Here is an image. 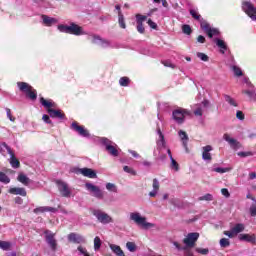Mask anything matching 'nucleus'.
Masks as SVG:
<instances>
[{"instance_id": "nucleus-1", "label": "nucleus", "mask_w": 256, "mask_h": 256, "mask_svg": "<svg viewBox=\"0 0 256 256\" xmlns=\"http://www.w3.org/2000/svg\"><path fill=\"white\" fill-rule=\"evenodd\" d=\"M57 29L60 33H67L68 35H75L76 37L87 35V33L83 31V27L77 25L75 22H71L70 25L60 24Z\"/></svg>"}, {"instance_id": "nucleus-2", "label": "nucleus", "mask_w": 256, "mask_h": 256, "mask_svg": "<svg viewBox=\"0 0 256 256\" xmlns=\"http://www.w3.org/2000/svg\"><path fill=\"white\" fill-rule=\"evenodd\" d=\"M187 117H191V112L183 107L176 106L172 111V119L177 125H183Z\"/></svg>"}, {"instance_id": "nucleus-3", "label": "nucleus", "mask_w": 256, "mask_h": 256, "mask_svg": "<svg viewBox=\"0 0 256 256\" xmlns=\"http://www.w3.org/2000/svg\"><path fill=\"white\" fill-rule=\"evenodd\" d=\"M130 220L134 221L136 225H140L141 227H143V229H151L152 227H155V224L147 222V218L141 216V213L139 212L130 213Z\"/></svg>"}, {"instance_id": "nucleus-4", "label": "nucleus", "mask_w": 256, "mask_h": 256, "mask_svg": "<svg viewBox=\"0 0 256 256\" xmlns=\"http://www.w3.org/2000/svg\"><path fill=\"white\" fill-rule=\"evenodd\" d=\"M100 143L105 147V150L111 155V157H119V149H117V144L105 137L100 139Z\"/></svg>"}, {"instance_id": "nucleus-5", "label": "nucleus", "mask_w": 256, "mask_h": 256, "mask_svg": "<svg viewBox=\"0 0 256 256\" xmlns=\"http://www.w3.org/2000/svg\"><path fill=\"white\" fill-rule=\"evenodd\" d=\"M92 215H94L97 221H99V223H102V225H109V223H113V218L109 216V214L101 211L100 209H94L92 211Z\"/></svg>"}, {"instance_id": "nucleus-6", "label": "nucleus", "mask_w": 256, "mask_h": 256, "mask_svg": "<svg viewBox=\"0 0 256 256\" xmlns=\"http://www.w3.org/2000/svg\"><path fill=\"white\" fill-rule=\"evenodd\" d=\"M44 239L51 251H57V239H55V233L51 230H45Z\"/></svg>"}, {"instance_id": "nucleus-7", "label": "nucleus", "mask_w": 256, "mask_h": 256, "mask_svg": "<svg viewBox=\"0 0 256 256\" xmlns=\"http://www.w3.org/2000/svg\"><path fill=\"white\" fill-rule=\"evenodd\" d=\"M72 173H76V175H83V177H88V179H97V171L91 168H73Z\"/></svg>"}, {"instance_id": "nucleus-8", "label": "nucleus", "mask_w": 256, "mask_h": 256, "mask_svg": "<svg viewBox=\"0 0 256 256\" xmlns=\"http://www.w3.org/2000/svg\"><path fill=\"white\" fill-rule=\"evenodd\" d=\"M200 27L203 29L209 39H213V37H221V30H219V28H211L209 23H201Z\"/></svg>"}, {"instance_id": "nucleus-9", "label": "nucleus", "mask_w": 256, "mask_h": 256, "mask_svg": "<svg viewBox=\"0 0 256 256\" xmlns=\"http://www.w3.org/2000/svg\"><path fill=\"white\" fill-rule=\"evenodd\" d=\"M2 147L6 149L8 155H10V165L13 169H19V167H21V163L19 162V160H17V157H15V153H13V150L11 149V147L3 142L2 143Z\"/></svg>"}, {"instance_id": "nucleus-10", "label": "nucleus", "mask_w": 256, "mask_h": 256, "mask_svg": "<svg viewBox=\"0 0 256 256\" xmlns=\"http://www.w3.org/2000/svg\"><path fill=\"white\" fill-rule=\"evenodd\" d=\"M85 187L89 193L92 194V197H95L96 199H103V191L99 186H96L95 184L91 182H87L85 184Z\"/></svg>"}, {"instance_id": "nucleus-11", "label": "nucleus", "mask_w": 256, "mask_h": 256, "mask_svg": "<svg viewBox=\"0 0 256 256\" xmlns=\"http://www.w3.org/2000/svg\"><path fill=\"white\" fill-rule=\"evenodd\" d=\"M242 10L252 21H256V8L251 4V2H243L242 3Z\"/></svg>"}, {"instance_id": "nucleus-12", "label": "nucleus", "mask_w": 256, "mask_h": 256, "mask_svg": "<svg viewBox=\"0 0 256 256\" xmlns=\"http://www.w3.org/2000/svg\"><path fill=\"white\" fill-rule=\"evenodd\" d=\"M56 185L62 197H66V198L71 197V189L69 188V185L66 182L62 180H57Z\"/></svg>"}, {"instance_id": "nucleus-13", "label": "nucleus", "mask_w": 256, "mask_h": 256, "mask_svg": "<svg viewBox=\"0 0 256 256\" xmlns=\"http://www.w3.org/2000/svg\"><path fill=\"white\" fill-rule=\"evenodd\" d=\"M213 43H215L216 47H218L219 53L221 55H225V53L227 52L231 54V50L229 49L227 42H225V40H223L222 38H219V37L214 38Z\"/></svg>"}, {"instance_id": "nucleus-14", "label": "nucleus", "mask_w": 256, "mask_h": 256, "mask_svg": "<svg viewBox=\"0 0 256 256\" xmlns=\"http://www.w3.org/2000/svg\"><path fill=\"white\" fill-rule=\"evenodd\" d=\"M71 129H73V131H76V133H78L80 137H85L86 139H89V137H91L89 130H87L85 126H79L77 122H72Z\"/></svg>"}, {"instance_id": "nucleus-15", "label": "nucleus", "mask_w": 256, "mask_h": 256, "mask_svg": "<svg viewBox=\"0 0 256 256\" xmlns=\"http://www.w3.org/2000/svg\"><path fill=\"white\" fill-rule=\"evenodd\" d=\"M198 239H199V233L191 232L183 240V243H184V245H186V247H195V243H197Z\"/></svg>"}, {"instance_id": "nucleus-16", "label": "nucleus", "mask_w": 256, "mask_h": 256, "mask_svg": "<svg viewBox=\"0 0 256 256\" xmlns=\"http://www.w3.org/2000/svg\"><path fill=\"white\" fill-rule=\"evenodd\" d=\"M156 133L159 137L156 141V147H158V149H167V142L165 141V135H163V132L161 131V127H159V124H157Z\"/></svg>"}, {"instance_id": "nucleus-17", "label": "nucleus", "mask_w": 256, "mask_h": 256, "mask_svg": "<svg viewBox=\"0 0 256 256\" xmlns=\"http://www.w3.org/2000/svg\"><path fill=\"white\" fill-rule=\"evenodd\" d=\"M92 43H94V45H98L99 47H102V49H109V47H113V45L109 40H105L101 38V36H97V35L93 36Z\"/></svg>"}, {"instance_id": "nucleus-18", "label": "nucleus", "mask_w": 256, "mask_h": 256, "mask_svg": "<svg viewBox=\"0 0 256 256\" xmlns=\"http://www.w3.org/2000/svg\"><path fill=\"white\" fill-rule=\"evenodd\" d=\"M211 151H213V146L206 145L202 148V159L206 163H211L213 157L211 156Z\"/></svg>"}, {"instance_id": "nucleus-19", "label": "nucleus", "mask_w": 256, "mask_h": 256, "mask_svg": "<svg viewBox=\"0 0 256 256\" xmlns=\"http://www.w3.org/2000/svg\"><path fill=\"white\" fill-rule=\"evenodd\" d=\"M48 115L51 117V119H58L59 121H65L67 117L65 116V113H63V110H48Z\"/></svg>"}, {"instance_id": "nucleus-20", "label": "nucleus", "mask_w": 256, "mask_h": 256, "mask_svg": "<svg viewBox=\"0 0 256 256\" xmlns=\"http://www.w3.org/2000/svg\"><path fill=\"white\" fill-rule=\"evenodd\" d=\"M41 20L45 27H53V25H57V23H59V20L57 18H53L45 14L41 15Z\"/></svg>"}, {"instance_id": "nucleus-21", "label": "nucleus", "mask_w": 256, "mask_h": 256, "mask_svg": "<svg viewBox=\"0 0 256 256\" xmlns=\"http://www.w3.org/2000/svg\"><path fill=\"white\" fill-rule=\"evenodd\" d=\"M59 209L51 206H40L33 210L35 215H39V213H58Z\"/></svg>"}, {"instance_id": "nucleus-22", "label": "nucleus", "mask_w": 256, "mask_h": 256, "mask_svg": "<svg viewBox=\"0 0 256 256\" xmlns=\"http://www.w3.org/2000/svg\"><path fill=\"white\" fill-rule=\"evenodd\" d=\"M40 105L46 109V113H49V110H53V107H57V104L53 100H47L44 97H40Z\"/></svg>"}, {"instance_id": "nucleus-23", "label": "nucleus", "mask_w": 256, "mask_h": 256, "mask_svg": "<svg viewBox=\"0 0 256 256\" xmlns=\"http://www.w3.org/2000/svg\"><path fill=\"white\" fill-rule=\"evenodd\" d=\"M223 139H224V141L229 143L230 147L232 149H234V151H237V149H239V147H241V143L239 141H237L235 138H231L229 136V134H224Z\"/></svg>"}, {"instance_id": "nucleus-24", "label": "nucleus", "mask_w": 256, "mask_h": 256, "mask_svg": "<svg viewBox=\"0 0 256 256\" xmlns=\"http://www.w3.org/2000/svg\"><path fill=\"white\" fill-rule=\"evenodd\" d=\"M178 135L182 141V147H184V149L186 150V153H188L189 152V147H188L189 135H187V132L183 130L178 131Z\"/></svg>"}, {"instance_id": "nucleus-25", "label": "nucleus", "mask_w": 256, "mask_h": 256, "mask_svg": "<svg viewBox=\"0 0 256 256\" xmlns=\"http://www.w3.org/2000/svg\"><path fill=\"white\" fill-rule=\"evenodd\" d=\"M8 193L10 195H20V197H27V190L23 187L9 188Z\"/></svg>"}, {"instance_id": "nucleus-26", "label": "nucleus", "mask_w": 256, "mask_h": 256, "mask_svg": "<svg viewBox=\"0 0 256 256\" xmlns=\"http://www.w3.org/2000/svg\"><path fill=\"white\" fill-rule=\"evenodd\" d=\"M68 241L70 243H85V238L83 236H81L80 234H77V233H70L68 235Z\"/></svg>"}, {"instance_id": "nucleus-27", "label": "nucleus", "mask_w": 256, "mask_h": 256, "mask_svg": "<svg viewBox=\"0 0 256 256\" xmlns=\"http://www.w3.org/2000/svg\"><path fill=\"white\" fill-rule=\"evenodd\" d=\"M177 108V106L171 105L169 102H164L162 104L158 103L159 111H164V113H173V111Z\"/></svg>"}, {"instance_id": "nucleus-28", "label": "nucleus", "mask_w": 256, "mask_h": 256, "mask_svg": "<svg viewBox=\"0 0 256 256\" xmlns=\"http://www.w3.org/2000/svg\"><path fill=\"white\" fill-rule=\"evenodd\" d=\"M246 83L248 87H250V90H244L243 93H245V95H247L249 99H251V101H256L255 86H253V84H251V82L247 80H246Z\"/></svg>"}, {"instance_id": "nucleus-29", "label": "nucleus", "mask_w": 256, "mask_h": 256, "mask_svg": "<svg viewBox=\"0 0 256 256\" xmlns=\"http://www.w3.org/2000/svg\"><path fill=\"white\" fill-rule=\"evenodd\" d=\"M239 241H245L246 243H256V236L255 234H239L238 235Z\"/></svg>"}, {"instance_id": "nucleus-30", "label": "nucleus", "mask_w": 256, "mask_h": 256, "mask_svg": "<svg viewBox=\"0 0 256 256\" xmlns=\"http://www.w3.org/2000/svg\"><path fill=\"white\" fill-rule=\"evenodd\" d=\"M141 55H146L147 57H153L155 55V48L151 46H144L140 48Z\"/></svg>"}, {"instance_id": "nucleus-31", "label": "nucleus", "mask_w": 256, "mask_h": 256, "mask_svg": "<svg viewBox=\"0 0 256 256\" xmlns=\"http://www.w3.org/2000/svg\"><path fill=\"white\" fill-rule=\"evenodd\" d=\"M17 181H19V183H22V185H25L26 187L31 183V179L27 177V175H25L23 172L18 174Z\"/></svg>"}, {"instance_id": "nucleus-32", "label": "nucleus", "mask_w": 256, "mask_h": 256, "mask_svg": "<svg viewBox=\"0 0 256 256\" xmlns=\"http://www.w3.org/2000/svg\"><path fill=\"white\" fill-rule=\"evenodd\" d=\"M110 249L117 256H125V252L122 251L121 246L119 245L111 244Z\"/></svg>"}, {"instance_id": "nucleus-33", "label": "nucleus", "mask_w": 256, "mask_h": 256, "mask_svg": "<svg viewBox=\"0 0 256 256\" xmlns=\"http://www.w3.org/2000/svg\"><path fill=\"white\" fill-rule=\"evenodd\" d=\"M17 87L22 93H27L30 89H33V87L26 82H17Z\"/></svg>"}, {"instance_id": "nucleus-34", "label": "nucleus", "mask_w": 256, "mask_h": 256, "mask_svg": "<svg viewBox=\"0 0 256 256\" xmlns=\"http://www.w3.org/2000/svg\"><path fill=\"white\" fill-rule=\"evenodd\" d=\"M243 231H245V224L243 223H237L232 228V233H234V235H239V233H243Z\"/></svg>"}, {"instance_id": "nucleus-35", "label": "nucleus", "mask_w": 256, "mask_h": 256, "mask_svg": "<svg viewBox=\"0 0 256 256\" xmlns=\"http://www.w3.org/2000/svg\"><path fill=\"white\" fill-rule=\"evenodd\" d=\"M120 87H129L131 85V78L127 76H123L119 79Z\"/></svg>"}, {"instance_id": "nucleus-36", "label": "nucleus", "mask_w": 256, "mask_h": 256, "mask_svg": "<svg viewBox=\"0 0 256 256\" xmlns=\"http://www.w3.org/2000/svg\"><path fill=\"white\" fill-rule=\"evenodd\" d=\"M224 99L226 103L230 104L231 107H239L237 101H235V99H233V97H231L230 95L224 94Z\"/></svg>"}, {"instance_id": "nucleus-37", "label": "nucleus", "mask_w": 256, "mask_h": 256, "mask_svg": "<svg viewBox=\"0 0 256 256\" xmlns=\"http://www.w3.org/2000/svg\"><path fill=\"white\" fill-rule=\"evenodd\" d=\"M212 171H213L214 173L223 174V173H229V171H231V168L217 167V164H214V166H213V168H212Z\"/></svg>"}, {"instance_id": "nucleus-38", "label": "nucleus", "mask_w": 256, "mask_h": 256, "mask_svg": "<svg viewBox=\"0 0 256 256\" xmlns=\"http://www.w3.org/2000/svg\"><path fill=\"white\" fill-rule=\"evenodd\" d=\"M118 24L121 29H127V24H125V16H123V12H119Z\"/></svg>"}, {"instance_id": "nucleus-39", "label": "nucleus", "mask_w": 256, "mask_h": 256, "mask_svg": "<svg viewBox=\"0 0 256 256\" xmlns=\"http://www.w3.org/2000/svg\"><path fill=\"white\" fill-rule=\"evenodd\" d=\"M0 183H4V185H9L11 183V178L5 174V172H0Z\"/></svg>"}, {"instance_id": "nucleus-40", "label": "nucleus", "mask_w": 256, "mask_h": 256, "mask_svg": "<svg viewBox=\"0 0 256 256\" xmlns=\"http://www.w3.org/2000/svg\"><path fill=\"white\" fill-rule=\"evenodd\" d=\"M11 246V242L0 240V249H2V251H9V249H11Z\"/></svg>"}, {"instance_id": "nucleus-41", "label": "nucleus", "mask_w": 256, "mask_h": 256, "mask_svg": "<svg viewBox=\"0 0 256 256\" xmlns=\"http://www.w3.org/2000/svg\"><path fill=\"white\" fill-rule=\"evenodd\" d=\"M26 94H27V97H29V99H31L32 101L37 100V90L30 89L29 91L26 92Z\"/></svg>"}, {"instance_id": "nucleus-42", "label": "nucleus", "mask_w": 256, "mask_h": 256, "mask_svg": "<svg viewBox=\"0 0 256 256\" xmlns=\"http://www.w3.org/2000/svg\"><path fill=\"white\" fill-rule=\"evenodd\" d=\"M126 248L130 253H135V251H137V245L134 242H127Z\"/></svg>"}, {"instance_id": "nucleus-43", "label": "nucleus", "mask_w": 256, "mask_h": 256, "mask_svg": "<svg viewBox=\"0 0 256 256\" xmlns=\"http://www.w3.org/2000/svg\"><path fill=\"white\" fill-rule=\"evenodd\" d=\"M182 33H184V35H191V33H193V30L191 29L190 25L184 24L182 25Z\"/></svg>"}, {"instance_id": "nucleus-44", "label": "nucleus", "mask_w": 256, "mask_h": 256, "mask_svg": "<svg viewBox=\"0 0 256 256\" xmlns=\"http://www.w3.org/2000/svg\"><path fill=\"white\" fill-rule=\"evenodd\" d=\"M101 245H102L101 238H99V236H96L94 238V250L99 251V249H101Z\"/></svg>"}, {"instance_id": "nucleus-45", "label": "nucleus", "mask_w": 256, "mask_h": 256, "mask_svg": "<svg viewBox=\"0 0 256 256\" xmlns=\"http://www.w3.org/2000/svg\"><path fill=\"white\" fill-rule=\"evenodd\" d=\"M170 169H172V171H179V163L176 162L173 157H171L170 159Z\"/></svg>"}, {"instance_id": "nucleus-46", "label": "nucleus", "mask_w": 256, "mask_h": 256, "mask_svg": "<svg viewBox=\"0 0 256 256\" xmlns=\"http://www.w3.org/2000/svg\"><path fill=\"white\" fill-rule=\"evenodd\" d=\"M190 15L191 17H193V19H195L196 21H201V16L199 14V12L195 9H190Z\"/></svg>"}, {"instance_id": "nucleus-47", "label": "nucleus", "mask_w": 256, "mask_h": 256, "mask_svg": "<svg viewBox=\"0 0 256 256\" xmlns=\"http://www.w3.org/2000/svg\"><path fill=\"white\" fill-rule=\"evenodd\" d=\"M196 56L198 57V59H200V61H204V62L209 61V56L203 52H197Z\"/></svg>"}, {"instance_id": "nucleus-48", "label": "nucleus", "mask_w": 256, "mask_h": 256, "mask_svg": "<svg viewBox=\"0 0 256 256\" xmlns=\"http://www.w3.org/2000/svg\"><path fill=\"white\" fill-rule=\"evenodd\" d=\"M42 121H44L46 125H53V120H51V116L49 114H43Z\"/></svg>"}, {"instance_id": "nucleus-49", "label": "nucleus", "mask_w": 256, "mask_h": 256, "mask_svg": "<svg viewBox=\"0 0 256 256\" xmlns=\"http://www.w3.org/2000/svg\"><path fill=\"white\" fill-rule=\"evenodd\" d=\"M106 189H107V191H110L111 193H117V186L113 183H107Z\"/></svg>"}, {"instance_id": "nucleus-50", "label": "nucleus", "mask_w": 256, "mask_h": 256, "mask_svg": "<svg viewBox=\"0 0 256 256\" xmlns=\"http://www.w3.org/2000/svg\"><path fill=\"white\" fill-rule=\"evenodd\" d=\"M238 157H242V158H245V157H253V152L251 151H240L237 153Z\"/></svg>"}, {"instance_id": "nucleus-51", "label": "nucleus", "mask_w": 256, "mask_h": 256, "mask_svg": "<svg viewBox=\"0 0 256 256\" xmlns=\"http://www.w3.org/2000/svg\"><path fill=\"white\" fill-rule=\"evenodd\" d=\"M249 213L251 217H256V202H252L249 208Z\"/></svg>"}, {"instance_id": "nucleus-52", "label": "nucleus", "mask_w": 256, "mask_h": 256, "mask_svg": "<svg viewBox=\"0 0 256 256\" xmlns=\"http://www.w3.org/2000/svg\"><path fill=\"white\" fill-rule=\"evenodd\" d=\"M38 7H47L49 3L45 0H32Z\"/></svg>"}, {"instance_id": "nucleus-53", "label": "nucleus", "mask_w": 256, "mask_h": 256, "mask_svg": "<svg viewBox=\"0 0 256 256\" xmlns=\"http://www.w3.org/2000/svg\"><path fill=\"white\" fill-rule=\"evenodd\" d=\"M162 64L164 67H170V69H175L177 66L171 62V60H163Z\"/></svg>"}, {"instance_id": "nucleus-54", "label": "nucleus", "mask_w": 256, "mask_h": 256, "mask_svg": "<svg viewBox=\"0 0 256 256\" xmlns=\"http://www.w3.org/2000/svg\"><path fill=\"white\" fill-rule=\"evenodd\" d=\"M123 171H125V173H129L130 175H137V171H135L133 168L129 167V166H124L123 167Z\"/></svg>"}, {"instance_id": "nucleus-55", "label": "nucleus", "mask_w": 256, "mask_h": 256, "mask_svg": "<svg viewBox=\"0 0 256 256\" xmlns=\"http://www.w3.org/2000/svg\"><path fill=\"white\" fill-rule=\"evenodd\" d=\"M143 21H147V16L137 14L136 15V23L143 24Z\"/></svg>"}, {"instance_id": "nucleus-56", "label": "nucleus", "mask_w": 256, "mask_h": 256, "mask_svg": "<svg viewBox=\"0 0 256 256\" xmlns=\"http://www.w3.org/2000/svg\"><path fill=\"white\" fill-rule=\"evenodd\" d=\"M233 72L236 77H243V71L237 66H233Z\"/></svg>"}, {"instance_id": "nucleus-57", "label": "nucleus", "mask_w": 256, "mask_h": 256, "mask_svg": "<svg viewBox=\"0 0 256 256\" xmlns=\"http://www.w3.org/2000/svg\"><path fill=\"white\" fill-rule=\"evenodd\" d=\"M231 245V242L227 238L220 239V246L221 247H229Z\"/></svg>"}, {"instance_id": "nucleus-58", "label": "nucleus", "mask_w": 256, "mask_h": 256, "mask_svg": "<svg viewBox=\"0 0 256 256\" xmlns=\"http://www.w3.org/2000/svg\"><path fill=\"white\" fill-rule=\"evenodd\" d=\"M200 201H213V195L208 193L200 197Z\"/></svg>"}, {"instance_id": "nucleus-59", "label": "nucleus", "mask_w": 256, "mask_h": 256, "mask_svg": "<svg viewBox=\"0 0 256 256\" xmlns=\"http://www.w3.org/2000/svg\"><path fill=\"white\" fill-rule=\"evenodd\" d=\"M196 252L200 255H209V248H196Z\"/></svg>"}, {"instance_id": "nucleus-60", "label": "nucleus", "mask_w": 256, "mask_h": 256, "mask_svg": "<svg viewBox=\"0 0 256 256\" xmlns=\"http://www.w3.org/2000/svg\"><path fill=\"white\" fill-rule=\"evenodd\" d=\"M194 115H196V117H203V108L201 106H198L194 110Z\"/></svg>"}, {"instance_id": "nucleus-61", "label": "nucleus", "mask_w": 256, "mask_h": 256, "mask_svg": "<svg viewBox=\"0 0 256 256\" xmlns=\"http://www.w3.org/2000/svg\"><path fill=\"white\" fill-rule=\"evenodd\" d=\"M236 118H237L239 121H244V120H245V114L243 113V111L238 110V111L236 112Z\"/></svg>"}, {"instance_id": "nucleus-62", "label": "nucleus", "mask_w": 256, "mask_h": 256, "mask_svg": "<svg viewBox=\"0 0 256 256\" xmlns=\"http://www.w3.org/2000/svg\"><path fill=\"white\" fill-rule=\"evenodd\" d=\"M77 249H78L80 255H83V256H90L89 253H87V249L83 248L82 246H78Z\"/></svg>"}, {"instance_id": "nucleus-63", "label": "nucleus", "mask_w": 256, "mask_h": 256, "mask_svg": "<svg viewBox=\"0 0 256 256\" xmlns=\"http://www.w3.org/2000/svg\"><path fill=\"white\" fill-rule=\"evenodd\" d=\"M152 187H153V190H154V191H159V180H158L157 178H154V179H153V185H152Z\"/></svg>"}, {"instance_id": "nucleus-64", "label": "nucleus", "mask_w": 256, "mask_h": 256, "mask_svg": "<svg viewBox=\"0 0 256 256\" xmlns=\"http://www.w3.org/2000/svg\"><path fill=\"white\" fill-rule=\"evenodd\" d=\"M136 29L138 33H141V34L145 33V27H143V24L137 23Z\"/></svg>"}]
</instances>
